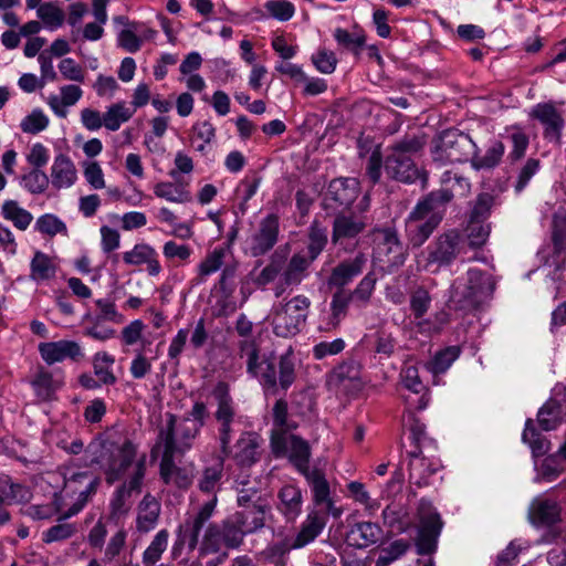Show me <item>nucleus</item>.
Listing matches in <instances>:
<instances>
[{"label":"nucleus","mask_w":566,"mask_h":566,"mask_svg":"<svg viewBox=\"0 0 566 566\" xmlns=\"http://www.w3.org/2000/svg\"><path fill=\"white\" fill-rule=\"evenodd\" d=\"M217 502V495L212 496L196 514L187 516L178 526L172 546L174 557L180 555L184 546H187L189 552H193L198 547L199 557L228 552L227 548H222L224 542L219 532V524L209 522L214 513Z\"/></svg>","instance_id":"1"},{"label":"nucleus","mask_w":566,"mask_h":566,"mask_svg":"<svg viewBox=\"0 0 566 566\" xmlns=\"http://www.w3.org/2000/svg\"><path fill=\"white\" fill-rule=\"evenodd\" d=\"M427 145V135L423 132L406 133L387 147L384 168L387 176L394 180L412 184L420 180L421 188L426 189L429 176L420 170L413 161V156L422 153Z\"/></svg>","instance_id":"2"},{"label":"nucleus","mask_w":566,"mask_h":566,"mask_svg":"<svg viewBox=\"0 0 566 566\" xmlns=\"http://www.w3.org/2000/svg\"><path fill=\"white\" fill-rule=\"evenodd\" d=\"M240 358H247V371L259 378L261 385L273 394L277 386L287 390L295 381V366L292 353L287 352L279 359V370L274 361L263 358L260 360V348L256 342L239 340L237 344Z\"/></svg>","instance_id":"3"},{"label":"nucleus","mask_w":566,"mask_h":566,"mask_svg":"<svg viewBox=\"0 0 566 566\" xmlns=\"http://www.w3.org/2000/svg\"><path fill=\"white\" fill-rule=\"evenodd\" d=\"M495 289V282L491 274L470 269L467 273V282L457 281L452 285L450 304L454 310L471 312L489 300Z\"/></svg>","instance_id":"4"},{"label":"nucleus","mask_w":566,"mask_h":566,"mask_svg":"<svg viewBox=\"0 0 566 566\" xmlns=\"http://www.w3.org/2000/svg\"><path fill=\"white\" fill-rule=\"evenodd\" d=\"M377 283L375 272H368L353 290L335 289L329 304V316L326 322V331L339 327L342 321L347 316L352 303L358 307L366 306L373 296Z\"/></svg>","instance_id":"5"},{"label":"nucleus","mask_w":566,"mask_h":566,"mask_svg":"<svg viewBox=\"0 0 566 566\" xmlns=\"http://www.w3.org/2000/svg\"><path fill=\"white\" fill-rule=\"evenodd\" d=\"M478 150L472 138L458 129H446L433 138L430 155L438 166L467 163Z\"/></svg>","instance_id":"6"},{"label":"nucleus","mask_w":566,"mask_h":566,"mask_svg":"<svg viewBox=\"0 0 566 566\" xmlns=\"http://www.w3.org/2000/svg\"><path fill=\"white\" fill-rule=\"evenodd\" d=\"M465 237L458 229H449L437 235L421 253L423 269L436 273L450 266L464 249Z\"/></svg>","instance_id":"7"},{"label":"nucleus","mask_w":566,"mask_h":566,"mask_svg":"<svg viewBox=\"0 0 566 566\" xmlns=\"http://www.w3.org/2000/svg\"><path fill=\"white\" fill-rule=\"evenodd\" d=\"M176 415L167 413L166 427L159 430L157 447L163 446V454L159 465L160 478L165 484L187 489L191 484V476L186 469L175 464V454L178 452L175 442Z\"/></svg>","instance_id":"8"},{"label":"nucleus","mask_w":566,"mask_h":566,"mask_svg":"<svg viewBox=\"0 0 566 566\" xmlns=\"http://www.w3.org/2000/svg\"><path fill=\"white\" fill-rule=\"evenodd\" d=\"M63 478L64 495L72 497L77 495L76 501L63 513L60 514V521L69 520L78 514L88 503L91 497L97 492L101 484V478L94 476L87 471L73 472L69 468H61Z\"/></svg>","instance_id":"9"},{"label":"nucleus","mask_w":566,"mask_h":566,"mask_svg":"<svg viewBox=\"0 0 566 566\" xmlns=\"http://www.w3.org/2000/svg\"><path fill=\"white\" fill-rule=\"evenodd\" d=\"M212 396L217 401L213 417L218 423L220 452L223 457H230L232 453L231 441L234 432L233 424L237 416L235 403L230 395L229 385L224 381H219L216 385Z\"/></svg>","instance_id":"10"},{"label":"nucleus","mask_w":566,"mask_h":566,"mask_svg":"<svg viewBox=\"0 0 566 566\" xmlns=\"http://www.w3.org/2000/svg\"><path fill=\"white\" fill-rule=\"evenodd\" d=\"M311 301L305 295H296L273 314V332L279 337L294 336L304 327Z\"/></svg>","instance_id":"11"},{"label":"nucleus","mask_w":566,"mask_h":566,"mask_svg":"<svg viewBox=\"0 0 566 566\" xmlns=\"http://www.w3.org/2000/svg\"><path fill=\"white\" fill-rule=\"evenodd\" d=\"M137 446L129 439H125L122 444H112L102 454L105 461L93 459L92 462L101 464L105 474V481L108 485L119 481L132 465L140 459L137 458ZM135 467H133L134 469Z\"/></svg>","instance_id":"12"},{"label":"nucleus","mask_w":566,"mask_h":566,"mask_svg":"<svg viewBox=\"0 0 566 566\" xmlns=\"http://www.w3.org/2000/svg\"><path fill=\"white\" fill-rule=\"evenodd\" d=\"M417 513L419 518L417 554L431 555L438 548V539L444 523L432 503L426 499L420 500Z\"/></svg>","instance_id":"13"},{"label":"nucleus","mask_w":566,"mask_h":566,"mask_svg":"<svg viewBox=\"0 0 566 566\" xmlns=\"http://www.w3.org/2000/svg\"><path fill=\"white\" fill-rule=\"evenodd\" d=\"M145 475L146 454L143 453L136 462L134 470L113 493L109 502V517L112 520H118L129 512L132 507L130 497L142 492Z\"/></svg>","instance_id":"14"},{"label":"nucleus","mask_w":566,"mask_h":566,"mask_svg":"<svg viewBox=\"0 0 566 566\" xmlns=\"http://www.w3.org/2000/svg\"><path fill=\"white\" fill-rule=\"evenodd\" d=\"M270 442L276 458L287 457L300 473L310 470L311 447L306 440L296 434L271 432Z\"/></svg>","instance_id":"15"},{"label":"nucleus","mask_w":566,"mask_h":566,"mask_svg":"<svg viewBox=\"0 0 566 566\" xmlns=\"http://www.w3.org/2000/svg\"><path fill=\"white\" fill-rule=\"evenodd\" d=\"M280 218L275 213L265 216L255 231L245 240V254L259 258L270 252L279 241Z\"/></svg>","instance_id":"16"},{"label":"nucleus","mask_w":566,"mask_h":566,"mask_svg":"<svg viewBox=\"0 0 566 566\" xmlns=\"http://www.w3.org/2000/svg\"><path fill=\"white\" fill-rule=\"evenodd\" d=\"M440 216H429L416 207L405 220V235L408 247L421 248L440 226Z\"/></svg>","instance_id":"17"},{"label":"nucleus","mask_w":566,"mask_h":566,"mask_svg":"<svg viewBox=\"0 0 566 566\" xmlns=\"http://www.w3.org/2000/svg\"><path fill=\"white\" fill-rule=\"evenodd\" d=\"M409 462V496L416 497L417 491L413 486L422 489L430 485V476L440 469V464L422 455V449H412L407 452Z\"/></svg>","instance_id":"18"},{"label":"nucleus","mask_w":566,"mask_h":566,"mask_svg":"<svg viewBox=\"0 0 566 566\" xmlns=\"http://www.w3.org/2000/svg\"><path fill=\"white\" fill-rule=\"evenodd\" d=\"M530 116L544 126L543 136L546 140L557 146L562 145V132L565 122L562 113L552 102L536 104L532 108Z\"/></svg>","instance_id":"19"},{"label":"nucleus","mask_w":566,"mask_h":566,"mask_svg":"<svg viewBox=\"0 0 566 566\" xmlns=\"http://www.w3.org/2000/svg\"><path fill=\"white\" fill-rule=\"evenodd\" d=\"M367 261V255L363 252H358L354 258L342 260L332 269L327 285L331 289L346 290L345 287L364 272Z\"/></svg>","instance_id":"20"},{"label":"nucleus","mask_w":566,"mask_h":566,"mask_svg":"<svg viewBox=\"0 0 566 566\" xmlns=\"http://www.w3.org/2000/svg\"><path fill=\"white\" fill-rule=\"evenodd\" d=\"M38 349L41 358L50 366L65 359L78 363L85 356L77 342L67 339L40 343Z\"/></svg>","instance_id":"21"},{"label":"nucleus","mask_w":566,"mask_h":566,"mask_svg":"<svg viewBox=\"0 0 566 566\" xmlns=\"http://www.w3.org/2000/svg\"><path fill=\"white\" fill-rule=\"evenodd\" d=\"M537 421L545 431L554 430L566 422V388L554 389L553 396L538 410Z\"/></svg>","instance_id":"22"},{"label":"nucleus","mask_w":566,"mask_h":566,"mask_svg":"<svg viewBox=\"0 0 566 566\" xmlns=\"http://www.w3.org/2000/svg\"><path fill=\"white\" fill-rule=\"evenodd\" d=\"M373 240L388 256L392 265H402L407 256V248L399 238L398 231L392 227L375 228Z\"/></svg>","instance_id":"23"},{"label":"nucleus","mask_w":566,"mask_h":566,"mask_svg":"<svg viewBox=\"0 0 566 566\" xmlns=\"http://www.w3.org/2000/svg\"><path fill=\"white\" fill-rule=\"evenodd\" d=\"M260 436L253 431H243L234 444L233 460L239 467L250 468L261 459Z\"/></svg>","instance_id":"24"},{"label":"nucleus","mask_w":566,"mask_h":566,"mask_svg":"<svg viewBox=\"0 0 566 566\" xmlns=\"http://www.w3.org/2000/svg\"><path fill=\"white\" fill-rule=\"evenodd\" d=\"M366 228L364 217L339 213L334 218L332 242L342 244L346 240L355 239Z\"/></svg>","instance_id":"25"},{"label":"nucleus","mask_w":566,"mask_h":566,"mask_svg":"<svg viewBox=\"0 0 566 566\" xmlns=\"http://www.w3.org/2000/svg\"><path fill=\"white\" fill-rule=\"evenodd\" d=\"M359 192V182L355 178H336L328 185L325 200H331L339 207H349Z\"/></svg>","instance_id":"26"},{"label":"nucleus","mask_w":566,"mask_h":566,"mask_svg":"<svg viewBox=\"0 0 566 566\" xmlns=\"http://www.w3.org/2000/svg\"><path fill=\"white\" fill-rule=\"evenodd\" d=\"M453 198L452 189L440 188L426 195L415 207L429 216H440V221L442 222L446 207Z\"/></svg>","instance_id":"27"},{"label":"nucleus","mask_w":566,"mask_h":566,"mask_svg":"<svg viewBox=\"0 0 566 566\" xmlns=\"http://www.w3.org/2000/svg\"><path fill=\"white\" fill-rule=\"evenodd\" d=\"M325 525L326 514H321L319 511L310 512L293 539V546L295 548H302L312 543L322 533Z\"/></svg>","instance_id":"28"},{"label":"nucleus","mask_w":566,"mask_h":566,"mask_svg":"<svg viewBox=\"0 0 566 566\" xmlns=\"http://www.w3.org/2000/svg\"><path fill=\"white\" fill-rule=\"evenodd\" d=\"M530 518L534 525L552 526L560 521V507L552 500H535L530 509Z\"/></svg>","instance_id":"29"},{"label":"nucleus","mask_w":566,"mask_h":566,"mask_svg":"<svg viewBox=\"0 0 566 566\" xmlns=\"http://www.w3.org/2000/svg\"><path fill=\"white\" fill-rule=\"evenodd\" d=\"M277 510L287 521H294L302 512V491L295 485H284L277 494Z\"/></svg>","instance_id":"30"},{"label":"nucleus","mask_w":566,"mask_h":566,"mask_svg":"<svg viewBox=\"0 0 566 566\" xmlns=\"http://www.w3.org/2000/svg\"><path fill=\"white\" fill-rule=\"evenodd\" d=\"M76 169L69 156L59 154L51 167V182L54 188H69L76 180Z\"/></svg>","instance_id":"31"},{"label":"nucleus","mask_w":566,"mask_h":566,"mask_svg":"<svg viewBox=\"0 0 566 566\" xmlns=\"http://www.w3.org/2000/svg\"><path fill=\"white\" fill-rule=\"evenodd\" d=\"M237 513L229 516L219 525V532L222 534L227 549H234L241 546L243 538L248 533L244 522Z\"/></svg>","instance_id":"32"},{"label":"nucleus","mask_w":566,"mask_h":566,"mask_svg":"<svg viewBox=\"0 0 566 566\" xmlns=\"http://www.w3.org/2000/svg\"><path fill=\"white\" fill-rule=\"evenodd\" d=\"M160 514V503L150 493H147L138 505L137 528L149 532L157 524Z\"/></svg>","instance_id":"33"},{"label":"nucleus","mask_w":566,"mask_h":566,"mask_svg":"<svg viewBox=\"0 0 566 566\" xmlns=\"http://www.w3.org/2000/svg\"><path fill=\"white\" fill-rule=\"evenodd\" d=\"M382 535L381 527L371 522H360L355 524L349 534L348 538L353 541V545L357 547H367L377 543Z\"/></svg>","instance_id":"34"},{"label":"nucleus","mask_w":566,"mask_h":566,"mask_svg":"<svg viewBox=\"0 0 566 566\" xmlns=\"http://www.w3.org/2000/svg\"><path fill=\"white\" fill-rule=\"evenodd\" d=\"M314 261L300 253L293 254L282 273L285 285H298L307 275V270Z\"/></svg>","instance_id":"35"},{"label":"nucleus","mask_w":566,"mask_h":566,"mask_svg":"<svg viewBox=\"0 0 566 566\" xmlns=\"http://www.w3.org/2000/svg\"><path fill=\"white\" fill-rule=\"evenodd\" d=\"M505 151V146L501 140H495L486 149L483 156L478 150L472 155L470 164L474 170H490L500 165Z\"/></svg>","instance_id":"36"},{"label":"nucleus","mask_w":566,"mask_h":566,"mask_svg":"<svg viewBox=\"0 0 566 566\" xmlns=\"http://www.w3.org/2000/svg\"><path fill=\"white\" fill-rule=\"evenodd\" d=\"M31 491L21 483H14L9 475L0 474V500L8 504L28 502Z\"/></svg>","instance_id":"37"},{"label":"nucleus","mask_w":566,"mask_h":566,"mask_svg":"<svg viewBox=\"0 0 566 566\" xmlns=\"http://www.w3.org/2000/svg\"><path fill=\"white\" fill-rule=\"evenodd\" d=\"M224 458L223 455L219 457L212 465L206 467L202 470L198 480V488L201 492L216 495L223 476Z\"/></svg>","instance_id":"38"},{"label":"nucleus","mask_w":566,"mask_h":566,"mask_svg":"<svg viewBox=\"0 0 566 566\" xmlns=\"http://www.w3.org/2000/svg\"><path fill=\"white\" fill-rule=\"evenodd\" d=\"M1 216L4 220L12 222V224L21 231L29 228L33 220L31 212L20 207L15 200H6L1 206Z\"/></svg>","instance_id":"39"},{"label":"nucleus","mask_w":566,"mask_h":566,"mask_svg":"<svg viewBox=\"0 0 566 566\" xmlns=\"http://www.w3.org/2000/svg\"><path fill=\"white\" fill-rule=\"evenodd\" d=\"M82 94L80 86L65 85L61 87V97L56 95L49 97V105L57 116L65 117L66 111L64 108L74 105L82 97Z\"/></svg>","instance_id":"40"},{"label":"nucleus","mask_w":566,"mask_h":566,"mask_svg":"<svg viewBox=\"0 0 566 566\" xmlns=\"http://www.w3.org/2000/svg\"><path fill=\"white\" fill-rule=\"evenodd\" d=\"M269 511L270 505L265 502L243 507V510L241 512H237V514L242 517L241 521L244 522L248 533L251 534L264 527L265 516Z\"/></svg>","instance_id":"41"},{"label":"nucleus","mask_w":566,"mask_h":566,"mask_svg":"<svg viewBox=\"0 0 566 566\" xmlns=\"http://www.w3.org/2000/svg\"><path fill=\"white\" fill-rule=\"evenodd\" d=\"M307 483L311 485L313 492V501L316 505H323L329 497V484L325 478V474L319 469H310L302 473Z\"/></svg>","instance_id":"42"},{"label":"nucleus","mask_w":566,"mask_h":566,"mask_svg":"<svg viewBox=\"0 0 566 566\" xmlns=\"http://www.w3.org/2000/svg\"><path fill=\"white\" fill-rule=\"evenodd\" d=\"M361 365L354 358H347L337 365L329 375V382L339 386L346 381L354 382L360 379Z\"/></svg>","instance_id":"43"},{"label":"nucleus","mask_w":566,"mask_h":566,"mask_svg":"<svg viewBox=\"0 0 566 566\" xmlns=\"http://www.w3.org/2000/svg\"><path fill=\"white\" fill-rule=\"evenodd\" d=\"M135 114V108L126 106L125 102L111 105L103 114L104 126L112 132L119 129L123 123L128 122Z\"/></svg>","instance_id":"44"},{"label":"nucleus","mask_w":566,"mask_h":566,"mask_svg":"<svg viewBox=\"0 0 566 566\" xmlns=\"http://www.w3.org/2000/svg\"><path fill=\"white\" fill-rule=\"evenodd\" d=\"M235 483L238 492L237 502L239 506L249 507V505L266 502L261 495V490L256 481L237 480Z\"/></svg>","instance_id":"45"},{"label":"nucleus","mask_w":566,"mask_h":566,"mask_svg":"<svg viewBox=\"0 0 566 566\" xmlns=\"http://www.w3.org/2000/svg\"><path fill=\"white\" fill-rule=\"evenodd\" d=\"M201 428L190 421V417H184L180 423L175 424V442L178 448V452H184L190 449L192 441L200 433Z\"/></svg>","instance_id":"46"},{"label":"nucleus","mask_w":566,"mask_h":566,"mask_svg":"<svg viewBox=\"0 0 566 566\" xmlns=\"http://www.w3.org/2000/svg\"><path fill=\"white\" fill-rule=\"evenodd\" d=\"M154 193L156 197L169 202L186 203L191 201V195L181 186L170 181H161L155 185Z\"/></svg>","instance_id":"47"},{"label":"nucleus","mask_w":566,"mask_h":566,"mask_svg":"<svg viewBox=\"0 0 566 566\" xmlns=\"http://www.w3.org/2000/svg\"><path fill=\"white\" fill-rule=\"evenodd\" d=\"M307 239V258L314 261L324 251L328 242L327 229L323 228L317 221H313L308 228Z\"/></svg>","instance_id":"48"},{"label":"nucleus","mask_w":566,"mask_h":566,"mask_svg":"<svg viewBox=\"0 0 566 566\" xmlns=\"http://www.w3.org/2000/svg\"><path fill=\"white\" fill-rule=\"evenodd\" d=\"M461 354L459 346H449L436 353L433 358L427 364L428 370L433 375L443 374Z\"/></svg>","instance_id":"49"},{"label":"nucleus","mask_w":566,"mask_h":566,"mask_svg":"<svg viewBox=\"0 0 566 566\" xmlns=\"http://www.w3.org/2000/svg\"><path fill=\"white\" fill-rule=\"evenodd\" d=\"M168 537L169 533L167 530H161L155 535L143 554V563L145 566H154L161 558L168 545Z\"/></svg>","instance_id":"50"},{"label":"nucleus","mask_w":566,"mask_h":566,"mask_svg":"<svg viewBox=\"0 0 566 566\" xmlns=\"http://www.w3.org/2000/svg\"><path fill=\"white\" fill-rule=\"evenodd\" d=\"M33 280H49L55 275L56 268L51 258L41 251H36L30 264Z\"/></svg>","instance_id":"51"},{"label":"nucleus","mask_w":566,"mask_h":566,"mask_svg":"<svg viewBox=\"0 0 566 566\" xmlns=\"http://www.w3.org/2000/svg\"><path fill=\"white\" fill-rule=\"evenodd\" d=\"M522 438L531 447L534 457L544 455L548 451L549 441L536 430L532 419L526 421Z\"/></svg>","instance_id":"52"},{"label":"nucleus","mask_w":566,"mask_h":566,"mask_svg":"<svg viewBox=\"0 0 566 566\" xmlns=\"http://www.w3.org/2000/svg\"><path fill=\"white\" fill-rule=\"evenodd\" d=\"M227 251L224 248H216L200 262L198 266V283L212 273L219 271L224 264Z\"/></svg>","instance_id":"53"},{"label":"nucleus","mask_w":566,"mask_h":566,"mask_svg":"<svg viewBox=\"0 0 566 566\" xmlns=\"http://www.w3.org/2000/svg\"><path fill=\"white\" fill-rule=\"evenodd\" d=\"M409 548L410 543L407 539L400 538L391 542L388 546L380 549L376 566H389L403 556Z\"/></svg>","instance_id":"54"},{"label":"nucleus","mask_w":566,"mask_h":566,"mask_svg":"<svg viewBox=\"0 0 566 566\" xmlns=\"http://www.w3.org/2000/svg\"><path fill=\"white\" fill-rule=\"evenodd\" d=\"M57 524L51 526L43 533L42 541L46 544L53 542H61L71 538L77 532L76 523L66 522V520L60 521L57 517Z\"/></svg>","instance_id":"55"},{"label":"nucleus","mask_w":566,"mask_h":566,"mask_svg":"<svg viewBox=\"0 0 566 566\" xmlns=\"http://www.w3.org/2000/svg\"><path fill=\"white\" fill-rule=\"evenodd\" d=\"M22 186L33 195L43 193L50 184L48 175L42 169L32 168L21 178Z\"/></svg>","instance_id":"56"},{"label":"nucleus","mask_w":566,"mask_h":566,"mask_svg":"<svg viewBox=\"0 0 566 566\" xmlns=\"http://www.w3.org/2000/svg\"><path fill=\"white\" fill-rule=\"evenodd\" d=\"M490 231V224L484 221L469 220L465 242L473 249L480 248L486 242Z\"/></svg>","instance_id":"57"},{"label":"nucleus","mask_w":566,"mask_h":566,"mask_svg":"<svg viewBox=\"0 0 566 566\" xmlns=\"http://www.w3.org/2000/svg\"><path fill=\"white\" fill-rule=\"evenodd\" d=\"M35 229L42 234L54 237L59 233L66 234V224L52 213H45L38 218Z\"/></svg>","instance_id":"58"},{"label":"nucleus","mask_w":566,"mask_h":566,"mask_svg":"<svg viewBox=\"0 0 566 566\" xmlns=\"http://www.w3.org/2000/svg\"><path fill=\"white\" fill-rule=\"evenodd\" d=\"M36 396L43 400H48L54 394L53 376L51 373L40 369L31 381Z\"/></svg>","instance_id":"59"},{"label":"nucleus","mask_w":566,"mask_h":566,"mask_svg":"<svg viewBox=\"0 0 566 566\" xmlns=\"http://www.w3.org/2000/svg\"><path fill=\"white\" fill-rule=\"evenodd\" d=\"M563 471L559 458L557 454L544 458L537 467V479L552 482L559 476Z\"/></svg>","instance_id":"60"},{"label":"nucleus","mask_w":566,"mask_h":566,"mask_svg":"<svg viewBox=\"0 0 566 566\" xmlns=\"http://www.w3.org/2000/svg\"><path fill=\"white\" fill-rule=\"evenodd\" d=\"M36 13L52 29L61 27L64 22V12L52 2L41 4Z\"/></svg>","instance_id":"61"},{"label":"nucleus","mask_w":566,"mask_h":566,"mask_svg":"<svg viewBox=\"0 0 566 566\" xmlns=\"http://www.w3.org/2000/svg\"><path fill=\"white\" fill-rule=\"evenodd\" d=\"M264 8L269 14L279 21H289L295 13V7L287 0H269Z\"/></svg>","instance_id":"62"},{"label":"nucleus","mask_w":566,"mask_h":566,"mask_svg":"<svg viewBox=\"0 0 566 566\" xmlns=\"http://www.w3.org/2000/svg\"><path fill=\"white\" fill-rule=\"evenodd\" d=\"M494 205V196L482 192L478 196L470 213V220L486 221Z\"/></svg>","instance_id":"63"},{"label":"nucleus","mask_w":566,"mask_h":566,"mask_svg":"<svg viewBox=\"0 0 566 566\" xmlns=\"http://www.w3.org/2000/svg\"><path fill=\"white\" fill-rule=\"evenodd\" d=\"M334 38L340 46L355 52H357L365 44L366 41L364 34L350 33L342 28H337L335 30Z\"/></svg>","instance_id":"64"}]
</instances>
